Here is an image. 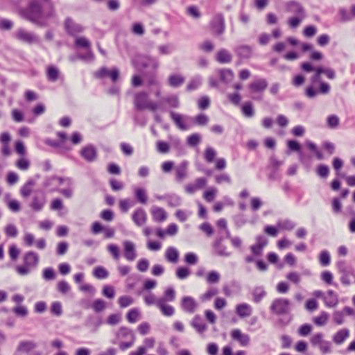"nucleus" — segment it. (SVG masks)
I'll return each mask as SVG.
<instances>
[{"label": "nucleus", "mask_w": 355, "mask_h": 355, "mask_svg": "<svg viewBox=\"0 0 355 355\" xmlns=\"http://www.w3.org/2000/svg\"><path fill=\"white\" fill-rule=\"evenodd\" d=\"M306 147L313 153H315L318 159H323L324 157L320 150H318L316 144L310 140L306 141Z\"/></svg>", "instance_id": "09e8293b"}, {"label": "nucleus", "mask_w": 355, "mask_h": 355, "mask_svg": "<svg viewBox=\"0 0 355 355\" xmlns=\"http://www.w3.org/2000/svg\"><path fill=\"white\" fill-rule=\"evenodd\" d=\"M166 259L171 263H175L179 259V252L175 247H168L166 251Z\"/></svg>", "instance_id": "2f4dec72"}, {"label": "nucleus", "mask_w": 355, "mask_h": 355, "mask_svg": "<svg viewBox=\"0 0 355 355\" xmlns=\"http://www.w3.org/2000/svg\"><path fill=\"white\" fill-rule=\"evenodd\" d=\"M316 174L322 179H326L330 173L329 167L324 164H320L315 169Z\"/></svg>", "instance_id": "37998d69"}, {"label": "nucleus", "mask_w": 355, "mask_h": 355, "mask_svg": "<svg viewBox=\"0 0 355 355\" xmlns=\"http://www.w3.org/2000/svg\"><path fill=\"white\" fill-rule=\"evenodd\" d=\"M230 335L232 338L239 342L241 346L245 347L250 344V336L248 334H243L239 329L232 330Z\"/></svg>", "instance_id": "dca6fc26"}, {"label": "nucleus", "mask_w": 355, "mask_h": 355, "mask_svg": "<svg viewBox=\"0 0 355 355\" xmlns=\"http://www.w3.org/2000/svg\"><path fill=\"white\" fill-rule=\"evenodd\" d=\"M156 304L160 309L163 315L166 316H171L174 314V308L171 305L165 304L164 299H158L156 302Z\"/></svg>", "instance_id": "bb28decb"}, {"label": "nucleus", "mask_w": 355, "mask_h": 355, "mask_svg": "<svg viewBox=\"0 0 355 355\" xmlns=\"http://www.w3.org/2000/svg\"><path fill=\"white\" fill-rule=\"evenodd\" d=\"M80 156L87 162H94L98 156L97 150L92 144H87L80 151Z\"/></svg>", "instance_id": "f8f14e48"}, {"label": "nucleus", "mask_w": 355, "mask_h": 355, "mask_svg": "<svg viewBox=\"0 0 355 355\" xmlns=\"http://www.w3.org/2000/svg\"><path fill=\"white\" fill-rule=\"evenodd\" d=\"M38 262L39 256L33 251L27 252L24 256V263L26 266L35 267L37 265Z\"/></svg>", "instance_id": "b1692460"}, {"label": "nucleus", "mask_w": 355, "mask_h": 355, "mask_svg": "<svg viewBox=\"0 0 355 355\" xmlns=\"http://www.w3.org/2000/svg\"><path fill=\"white\" fill-rule=\"evenodd\" d=\"M232 55L225 49H221L216 54V60L221 63H229L232 61Z\"/></svg>", "instance_id": "72a5a7b5"}, {"label": "nucleus", "mask_w": 355, "mask_h": 355, "mask_svg": "<svg viewBox=\"0 0 355 355\" xmlns=\"http://www.w3.org/2000/svg\"><path fill=\"white\" fill-rule=\"evenodd\" d=\"M197 304L195 300L190 296H184L182 299L181 307L182 309L188 313H193Z\"/></svg>", "instance_id": "6ab92c4d"}, {"label": "nucleus", "mask_w": 355, "mask_h": 355, "mask_svg": "<svg viewBox=\"0 0 355 355\" xmlns=\"http://www.w3.org/2000/svg\"><path fill=\"white\" fill-rule=\"evenodd\" d=\"M159 102H162V106L163 105V103H167L169 107L172 108H178L180 105V100L178 96L176 94H171L163 98ZM162 110H164L162 107L159 108Z\"/></svg>", "instance_id": "a878e982"}, {"label": "nucleus", "mask_w": 355, "mask_h": 355, "mask_svg": "<svg viewBox=\"0 0 355 355\" xmlns=\"http://www.w3.org/2000/svg\"><path fill=\"white\" fill-rule=\"evenodd\" d=\"M56 135L59 138V141L46 138L44 140V143L49 146L58 148L57 153L60 155H64L72 150V147L67 144V134L65 132L59 131L56 132Z\"/></svg>", "instance_id": "423d86ee"}, {"label": "nucleus", "mask_w": 355, "mask_h": 355, "mask_svg": "<svg viewBox=\"0 0 355 355\" xmlns=\"http://www.w3.org/2000/svg\"><path fill=\"white\" fill-rule=\"evenodd\" d=\"M184 82V78L180 74H172L168 78V85L173 87H178Z\"/></svg>", "instance_id": "58836bf2"}, {"label": "nucleus", "mask_w": 355, "mask_h": 355, "mask_svg": "<svg viewBox=\"0 0 355 355\" xmlns=\"http://www.w3.org/2000/svg\"><path fill=\"white\" fill-rule=\"evenodd\" d=\"M241 112L246 117L253 116L254 115V110L252 103L251 101L244 103L241 106Z\"/></svg>", "instance_id": "c03bdc74"}, {"label": "nucleus", "mask_w": 355, "mask_h": 355, "mask_svg": "<svg viewBox=\"0 0 355 355\" xmlns=\"http://www.w3.org/2000/svg\"><path fill=\"white\" fill-rule=\"evenodd\" d=\"M336 268L341 277L340 282L345 286L351 284L349 276L355 277V270L352 266H347L345 260H339L336 263Z\"/></svg>", "instance_id": "1a4fd4ad"}, {"label": "nucleus", "mask_w": 355, "mask_h": 355, "mask_svg": "<svg viewBox=\"0 0 355 355\" xmlns=\"http://www.w3.org/2000/svg\"><path fill=\"white\" fill-rule=\"evenodd\" d=\"M59 70L56 67L50 66L46 70V76L49 81L54 82L58 79Z\"/></svg>", "instance_id": "a18cd8bd"}, {"label": "nucleus", "mask_w": 355, "mask_h": 355, "mask_svg": "<svg viewBox=\"0 0 355 355\" xmlns=\"http://www.w3.org/2000/svg\"><path fill=\"white\" fill-rule=\"evenodd\" d=\"M134 197L136 200L143 205L148 202L146 190L144 188L137 187L134 189Z\"/></svg>", "instance_id": "7c9ffc66"}, {"label": "nucleus", "mask_w": 355, "mask_h": 355, "mask_svg": "<svg viewBox=\"0 0 355 355\" xmlns=\"http://www.w3.org/2000/svg\"><path fill=\"white\" fill-rule=\"evenodd\" d=\"M290 305L291 302L288 299L279 297L275 299L270 306V311L273 314L277 315L288 314L287 317L278 319V324L282 327L287 326L293 320V315L290 313Z\"/></svg>", "instance_id": "f03ea898"}, {"label": "nucleus", "mask_w": 355, "mask_h": 355, "mask_svg": "<svg viewBox=\"0 0 355 355\" xmlns=\"http://www.w3.org/2000/svg\"><path fill=\"white\" fill-rule=\"evenodd\" d=\"M210 28L211 31L216 35H222L225 29V17L223 13L216 14L210 21Z\"/></svg>", "instance_id": "9b49d317"}, {"label": "nucleus", "mask_w": 355, "mask_h": 355, "mask_svg": "<svg viewBox=\"0 0 355 355\" xmlns=\"http://www.w3.org/2000/svg\"><path fill=\"white\" fill-rule=\"evenodd\" d=\"M217 193V189L215 187H211L206 190L203 193V198L207 202H211L215 198V196Z\"/></svg>", "instance_id": "774afa93"}, {"label": "nucleus", "mask_w": 355, "mask_h": 355, "mask_svg": "<svg viewBox=\"0 0 355 355\" xmlns=\"http://www.w3.org/2000/svg\"><path fill=\"white\" fill-rule=\"evenodd\" d=\"M102 294L108 299H112L115 295L114 288L110 285H105L102 290Z\"/></svg>", "instance_id": "338daca9"}, {"label": "nucleus", "mask_w": 355, "mask_h": 355, "mask_svg": "<svg viewBox=\"0 0 355 355\" xmlns=\"http://www.w3.org/2000/svg\"><path fill=\"white\" fill-rule=\"evenodd\" d=\"M190 273L191 270L188 267L186 266L178 267L175 272L176 277L180 279H186L190 275Z\"/></svg>", "instance_id": "4d7b16f0"}, {"label": "nucleus", "mask_w": 355, "mask_h": 355, "mask_svg": "<svg viewBox=\"0 0 355 355\" xmlns=\"http://www.w3.org/2000/svg\"><path fill=\"white\" fill-rule=\"evenodd\" d=\"M267 260L269 263L272 264H276L277 263V268L279 269H282L284 267L283 263H278L279 261V257L277 253L274 252H270L267 254L266 256Z\"/></svg>", "instance_id": "5fc2aeb1"}, {"label": "nucleus", "mask_w": 355, "mask_h": 355, "mask_svg": "<svg viewBox=\"0 0 355 355\" xmlns=\"http://www.w3.org/2000/svg\"><path fill=\"white\" fill-rule=\"evenodd\" d=\"M103 320L101 317H96L90 314L85 320L84 325L87 327H92V332H96L98 327L102 324Z\"/></svg>", "instance_id": "f3484780"}, {"label": "nucleus", "mask_w": 355, "mask_h": 355, "mask_svg": "<svg viewBox=\"0 0 355 355\" xmlns=\"http://www.w3.org/2000/svg\"><path fill=\"white\" fill-rule=\"evenodd\" d=\"M266 295L263 286H256L252 292L253 300L255 303H259Z\"/></svg>", "instance_id": "a19ab883"}, {"label": "nucleus", "mask_w": 355, "mask_h": 355, "mask_svg": "<svg viewBox=\"0 0 355 355\" xmlns=\"http://www.w3.org/2000/svg\"><path fill=\"white\" fill-rule=\"evenodd\" d=\"M319 261L321 266H327L331 262V256L329 252L324 250H322L319 255Z\"/></svg>", "instance_id": "603ef678"}, {"label": "nucleus", "mask_w": 355, "mask_h": 355, "mask_svg": "<svg viewBox=\"0 0 355 355\" xmlns=\"http://www.w3.org/2000/svg\"><path fill=\"white\" fill-rule=\"evenodd\" d=\"M55 277V270L51 267L46 268L42 271V277L46 281L53 280Z\"/></svg>", "instance_id": "bf43d9fd"}, {"label": "nucleus", "mask_w": 355, "mask_h": 355, "mask_svg": "<svg viewBox=\"0 0 355 355\" xmlns=\"http://www.w3.org/2000/svg\"><path fill=\"white\" fill-rule=\"evenodd\" d=\"M131 64L139 71H141L149 67L156 71L159 67V62L157 58L144 54L135 55L131 60Z\"/></svg>", "instance_id": "39448f33"}, {"label": "nucleus", "mask_w": 355, "mask_h": 355, "mask_svg": "<svg viewBox=\"0 0 355 355\" xmlns=\"http://www.w3.org/2000/svg\"><path fill=\"white\" fill-rule=\"evenodd\" d=\"M37 192L40 194V197L33 196L32 202L30 204V207L34 211L38 212L43 209L46 203V199L45 193L42 190L37 191Z\"/></svg>", "instance_id": "2eb2a0df"}, {"label": "nucleus", "mask_w": 355, "mask_h": 355, "mask_svg": "<svg viewBox=\"0 0 355 355\" xmlns=\"http://www.w3.org/2000/svg\"><path fill=\"white\" fill-rule=\"evenodd\" d=\"M36 347V344L33 341H21L17 347L18 352H29Z\"/></svg>", "instance_id": "79ce46f5"}, {"label": "nucleus", "mask_w": 355, "mask_h": 355, "mask_svg": "<svg viewBox=\"0 0 355 355\" xmlns=\"http://www.w3.org/2000/svg\"><path fill=\"white\" fill-rule=\"evenodd\" d=\"M268 83L266 79L261 78L258 80L254 81L249 85V89L254 92H263L266 89Z\"/></svg>", "instance_id": "c756f323"}, {"label": "nucleus", "mask_w": 355, "mask_h": 355, "mask_svg": "<svg viewBox=\"0 0 355 355\" xmlns=\"http://www.w3.org/2000/svg\"><path fill=\"white\" fill-rule=\"evenodd\" d=\"M187 119L191 120L195 125H205L207 124L209 121V117L205 114H199L196 115L194 118L190 117L189 116H185Z\"/></svg>", "instance_id": "ea45409f"}, {"label": "nucleus", "mask_w": 355, "mask_h": 355, "mask_svg": "<svg viewBox=\"0 0 355 355\" xmlns=\"http://www.w3.org/2000/svg\"><path fill=\"white\" fill-rule=\"evenodd\" d=\"M313 327L311 324L305 323L302 324L298 329V334L301 336H307L312 331Z\"/></svg>", "instance_id": "69168bd1"}, {"label": "nucleus", "mask_w": 355, "mask_h": 355, "mask_svg": "<svg viewBox=\"0 0 355 355\" xmlns=\"http://www.w3.org/2000/svg\"><path fill=\"white\" fill-rule=\"evenodd\" d=\"M13 37L17 40L31 45L33 44H40L41 40L40 37L33 32H29L24 28H19L14 33Z\"/></svg>", "instance_id": "0eeeda50"}, {"label": "nucleus", "mask_w": 355, "mask_h": 355, "mask_svg": "<svg viewBox=\"0 0 355 355\" xmlns=\"http://www.w3.org/2000/svg\"><path fill=\"white\" fill-rule=\"evenodd\" d=\"M217 71L220 80L225 84L230 83L234 78V74L231 69H219Z\"/></svg>", "instance_id": "393cba45"}, {"label": "nucleus", "mask_w": 355, "mask_h": 355, "mask_svg": "<svg viewBox=\"0 0 355 355\" xmlns=\"http://www.w3.org/2000/svg\"><path fill=\"white\" fill-rule=\"evenodd\" d=\"M233 220L236 227L239 228L247 223L248 220L244 214H239L233 216Z\"/></svg>", "instance_id": "0e129e2a"}, {"label": "nucleus", "mask_w": 355, "mask_h": 355, "mask_svg": "<svg viewBox=\"0 0 355 355\" xmlns=\"http://www.w3.org/2000/svg\"><path fill=\"white\" fill-rule=\"evenodd\" d=\"M96 78L109 77L113 83H116L120 77V71L116 67L108 69L106 67H101L94 73Z\"/></svg>", "instance_id": "9d476101"}, {"label": "nucleus", "mask_w": 355, "mask_h": 355, "mask_svg": "<svg viewBox=\"0 0 355 355\" xmlns=\"http://www.w3.org/2000/svg\"><path fill=\"white\" fill-rule=\"evenodd\" d=\"M223 238L220 236L216 239L214 243V248L216 250L217 254L221 257H230V253L226 251V247L222 245Z\"/></svg>", "instance_id": "c85d7f7f"}, {"label": "nucleus", "mask_w": 355, "mask_h": 355, "mask_svg": "<svg viewBox=\"0 0 355 355\" xmlns=\"http://www.w3.org/2000/svg\"><path fill=\"white\" fill-rule=\"evenodd\" d=\"M156 199L159 200H166L168 207H176L181 205L182 199L175 193H166L165 195H155Z\"/></svg>", "instance_id": "4468645a"}, {"label": "nucleus", "mask_w": 355, "mask_h": 355, "mask_svg": "<svg viewBox=\"0 0 355 355\" xmlns=\"http://www.w3.org/2000/svg\"><path fill=\"white\" fill-rule=\"evenodd\" d=\"M191 325L200 334L207 329V325L202 322V318L200 315H196L191 322Z\"/></svg>", "instance_id": "cd10ccee"}, {"label": "nucleus", "mask_w": 355, "mask_h": 355, "mask_svg": "<svg viewBox=\"0 0 355 355\" xmlns=\"http://www.w3.org/2000/svg\"><path fill=\"white\" fill-rule=\"evenodd\" d=\"M149 95L148 92L142 91L137 92L134 96V107L137 111H143L146 109H148L151 111H155L158 108L162 107V102L154 103L149 102Z\"/></svg>", "instance_id": "20e7f679"}, {"label": "nucleus", "mask_w": 355, "mask_h": 355, "mask_svg": "<svg viewBox=\"0 0 355 355\" xmlns=\"http://www.w3.org/2000/svg\"><path fill=\"white\" fill-rule=\"evenodd\" d=\"M64 25L66 33L71 36H75L77 33L83 31V27L80 24L74 23L69 17L65 19Z\"/></svg>", "instance_id": "ddd939ff"}, {"label": "nucleus", "mask_w": 355, "mask_h": 355, "mask_svg": "<svg viewBox=\"0 0 355 355\" xmlns=\"http://www.w3.org/2000/svg\"><path fill=\"white\" fill-rule=\"evenodd\" d=\"M93 275L98 279H103L109 276V272L103 266H99L94 269Z\"/></svg>", "instance_id": "49530a36"}, {"label": "nucleus", "mask_w": 355, "mask_h": 355, "mask_svg": "<svg viewBox=\"0 0 355 355\" xmlns=\"http://www.w3.org/2000/svg\"><path fill=\"white\" fill-rule=\"evenodd\" d=\"M216 155V150L211 147H207L205 151L204 157L208 163H211L214 162Z\"/></svg>", "instance_id": "052dcab7"}, {"label": "nucleus", "mask_w": 355, "mask_h": 355, "mask_svg": "<svg viewBox=\"0 0 355 355\" xmlns=\"http://www.w3.org/2000/svg\"><path fill=\"white\" fill-rule=\"evenodd\" d=\"M55 8L51 0H31L20 15L25 19L40 26H45V20L54 16Z\"/></svg>", "instance_id": "f257e3e1"}, {"label": "nucleus", "mask_w": 355, "mask_h": 355, "mask_svg": "<svg viewBox=\"0 0 355 355\" xmlns=\"http://www.w3.org/2000/svg\"><path fill=\"white\" fill-rule=\"evenodd\" d=\"M252 51V47L247 44L239 45L235 49L236 55L241 60L250 58Z\"/></svg>", "instance_id": "a211bd4d"}, {"label": "nucleus", "mask_w": 355, "mask_h": 355, "mask_svg": "<svg viewBox=\"0 0 355 355\" xmlns=\"http://www.w3.org/2000/svg\"><path fill=\"white\" fill-rule=\"evenodd\" d=\"M188 166L187 161H182L175 169V179L178 182H181L186 176V171Z\"/></svg>", "instance_id": "f704fd0d"}, {"label": "nucleus", "mask_w": 355, "mask_h": 355, "mask_svg": "<svg viewBox=\"0 0 355 355\" xmlns=\"http://www.w3.org/2000/svg\"><path fill=\"white\" fill-rule=\"evenodd\" d=\"M321 279L328 285H333L336 288L338 287V284L333 281V274L329 270H324L321 273Z\"/></svg>", "instance_id": "de8ad7c7"}, {"label": "nucleus", "mask_w": 355, "mask_h": 355, "mask_svg": "<svg viewBox=\"0 0 355 355\" xmlns=\"http://www.w3.org/2000/svg\"><path fill=\"white\" fill-rule=\"evenodd\" d=\"M329 318V314L325 311H322L321 314L313 318V322L317 326H322L327 323Z\"/></svg>", "instance_id": "13d9d810"}, {"label": "nucleus", "mask_w": 355, "mask_h": 355, "mask_svg": "<svg viewBox=\"0 0 355 355\" xmlns=\"http://www.w3.org/2000/svg\"><path fill=\"white\" fill-rule=\"evenodd\" d=\"M287 148L289 151L297 152L298 154L302 151L301 144L295 139L288 140Z\"/></svg>", "instance_id": "3c124183"}, {"label": "nucleus", "mask_w": 355, "mask_h": 355, "mask_svg": "<svg viewBox=\"0 0 355 355\" xmlns=\"http://www.w3.org/2000/svg\"><path fill=\"white\" fill-rule=\"evenodd\" d=\"M92 309H93V310L96 313H99V312L103 311L105 309L106 303L102 299H96L92 302Z\"/></svg>", "instance_id": "6e6d98bb"}, {"label": "nucleus", "mask_w": 355, "mask_h": 355, "mask_svg": "<svg viewBox=\"0 0 355 355\" xmlns=\"http://www.w3.org/2000/svg\"><path fill=\"white\" fill-rule=\"evenodd\" d=\"M200 141L201 136L199 133H193L187 138V144L192 147L196 146Z\"/></svg>", "instance_id": "864d4df0"}, {"label": "nucleus", "mask_w": 355, "mask_h": 355, "mask_svg": "<svg viewBox=\"0 0 355 355\" xmlns=\"http://www.w3.org/2000/svg\"><path fill=\"white\" fill-rule=\"evenodd\" d=\"M338 14L341 22H346L355 19V4L352 6L351 12H349L345 8H340Z\"/></svg>", "instance_id": "4be33fe9"}, {"label": "nucleus", "mask_w": 355, "mask_h": 355, "mask_svg": "<svg viewBox=\"0 0 355 355\" xmlns=\"http://www.w3.org/2000/svg\"><path fill=\"white\" fill-rule=\"evenodd\" d=\"M170 116L175 125L181 130H186L189 128V126L187 125L183 121V115L176 113L173 111H170Z\"/></svg>", "instance_id": "5701e85b"}, {"label": "nucleus", "mask_w": 355, "mask_h": 355, "mask_svg": "<svg viewBox=\"0 0 355 355\" xmlns=\"http://www.w3.org/2000/svg\"><path fill=\"white\" fill-rule=\"evenodd\" d=\"M75 45L78 48L89 49L91 46L89 40L84 37H78L75 40Z\"/></svg>", "instance_id": "e2e57ef3"}, {"label": "nucleus", "mask_w": 355, "mask_h": 355, "mask_svg": "<svg viewBox=\"0 0 355 355\" xmlns=\"http://www.w3.org/2000/svg\"><path fill=\"white\" fill-rule=\"evenodd\" d=\"M251 311L250 306L245 303L239 304L236 307V312L241 318L249 316L251 314Z\"/></svg>", "instance_id": "e433bc0d"}, {"label": "nucleus", "mask_w": 355, "mask_h": 355, "mask_svg": "<svg viewBox=\"0 0 355 355\" xmlns=\"http://www.w3.org/2000/svg\"><path fill=\"white\" fill-rule=\"evenodd\" d=\"M153 219L155 222H163L167 218V213L161 207H155L152 210Z\"/></svg>", "instance_id": "473e14b6"}, {"label": "nucleus", "mask_w": 355, "mask_h": 355, "mask_svg": "<svg viewBox=\"0 0 355 355\" xmlns=\"http://www.w3.org/2000/svg\"><path fill=\"white\" fill-rule=\"evenodd\" d=\"M310 80L311 84L304 89V95L309 98H313L318 94H327L329 93L330 85L321 80V75L315 73Z\"/></svg>", "instance_id": "7ed1b4c3"}, {"label": "nucleus", "mask_w": 355, "mask_h": 355, "mask_svg": "<svg viewBox=\"0 0 355 355\" xmlns=\"http://www.w3.org/2000/svg\"><path fill=\"white\" fill-rule=\"evenodd\" d=\"M140 315V311L138 308H133L128 311L126 314V319L130 323L137 322L138 317Z\"/></svg>", "instance_id": "8fccbe9b"}, {"label": "nucleus", "mask_w": 355, "mask_h": 355, "mask_svg": "<svg viewBox=\"0 0 355 355\" xmlns=\"http://www.w3.org/2000/svg\"><path fill=\"white\" fill-rule=\"evenodd\" d=\"M124 255L128 260L132 261L136 257V251L134 243L130 241L123 242Z\"/></svg>", "instance_id": "412c9836"}, {"label": "nucleus", "mask_w": 355, "mask_h": 355, "mask_svg": "<svg viewBox=\"0 0 355 355\" xmlns=\"http://www.w3.org/2000/svg\"><path fill=\"white\" fill-rule=\"evenodd\" d=\"M349 335V331L347 329H343L338 331L333 336V340L335 343L340 345L343 343Z\"/></svg>", "instance_id": "c9c22d12"}, {"label": "nucleus", "mask_w": 355, "mask_h": 355, "mask_svg": "<svg viewBox=\"0 0 355 355\" xmlns=\"http://www.w3.org/2000/svg\"><path fill=\"white\" fill-rule=\"evenodd\" d=\"M15 151L20 156L24 157L26 155V149L24 143L21 140H17L14 146Z\"/></svg>", "instance_id": "680f3d73"}, {"label": "nucleus", "mask_w": 355, "mask_h": 355, "mask_svg": "<svg viewBox=\"0 0 355 355\" xmlns=\"http://www.w3.org/2000/svg\"><path fill=\"white\" fill-rule=\"evenodd\" d=\"M132 218L138 226H141L147 220V215L143 208L137 209L132 214Z\"/></svg>", "instance_id": "aec40b11"}, {"label": "nucleus", "mask_w": 355, "mask_h": 355, "mask_svg": "<svg viewBox=\"0 0 355 355\" xmlns=\"http://www.w3.org/2000/svg\"><path fill=\"white\" fill-rule=\"evenodd\" d=\"M35 184V180L32 178H29L26 181V182L21 187L20 194L24 198L28 197L32 192L31 187H33Z\"/></svg>", "instance_id": "4c0bfd02"}, {"label": "nucleus", "mask_w": 355, "mask_h": 355, "mask_svg": "<svg viewBox=\"0 0 355 355\" xmlns=\"http://www.w3.org/2000/svg\"><path fill=\"white\" fill-rule=\"evenodd\" d=\"M291 6H295L296 10L295 12L300 17L294 16L291 17L288 20V24L292 28H297L302 21V19L305 16V10L303 6L297 1L295 0H291L288 1L286 4V8L288 10H290Z\"/></svg>", "instance_id": "6e6552de"}]
</instances>
